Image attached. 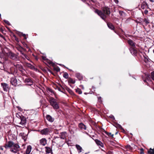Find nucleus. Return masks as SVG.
Here are the masks:
<instances>
[{
  "instance_id": "30",
  "label": "nucleus",
  "mask_w": 154,
  "mask_h": 154,
  "mask_svg": "<svg viewBox=\"0 0 154 154\" xmlns=\"http://www.w3.org/2000/svg\"><path fill=\"white\" fill-rule=\"evenodd\" d=\"M63 77L64 78L66 79L68 78L69 77V75L68 73L67 72L64 73L63 75Z\"/></svg>"
},
{
  "instance_id": "18",
  "label": "nucleus",
  "mask_w": 154,
  "mask_h": 154,
  "mask_svg": "<svg viewBox=\"0 0 154 154\" xmlns=\"http://www.w3.org/2000/svg\"><path fill=\"white\" fill-rule=\"evenodd\" d=\"M32 149V147L31 146H28L27 147L26 151V154H29L30 152Z\"/></svg>"
},
{
  "instance_id": "53",
  "label": "nucleus",
  "mask_w": 154,
  "mask_h": 154,
  "mask_svg": "<svg viewBox=\"0 0 154 154\" xmlns=\"http://www.w3.org/2000/svg\"><path fill=\"white\" fill-rule=\"evenodd\" d=\"M136 22H137V23H139V20H137L136 21Z\"/></svg>"
},
{
  "instance_id": "51",
  "label": "nucleus",
  "mask_w": 154,
  "mask_h": 154,
  "mask_svg": "<svg viewBox=\"0 0 154 154\" xmlns=\"http://www.w3.org/2000/svg\"><path fill=\"white\" fill-rule=\"evenodd\" d=\"M49 91L50 92H53L52 90L51 89H49Z\"/></svg>"
},
{
  "instance_id": "36",
  "label": "nucleus",
  "mask_w": 154,
  "mask_h": 154,
  "mask_svg": "<svg viewBox=\"0 0 154 154\" xmlns=\"http://www.w3.org/2000/svg\"><path fill=\"white\" fill-rule=\"evenodd\" d=\"M106 15H109L110 14V12L109 8L106 7Z\"/></svg>"
},
{
  "instance_id": "20",
  "label": "nucleus",
  "mask_w": 154,
  "mask_h": 154,
  "mask_svg": "<svg viewBox=\"0 0 154 154\" xmlns=\"http://www.w3.org/2000/svg\"><path fill=\"white\" fill-rule=\"evenodd\" d=\"M42 59L44 60H45L49 64H52L53 62L51 60L47 59L45 56H42Z\"/></svg>"
},
{
  "instance_id": "5",
  "label": "nucleus",
  "mask_w": 154,
  "mask_h": 154,
  "mask_svg": "<svg viewBox=\"0 0 154 154\" xmlns=\"http://www.w3.org/2000/svg\"><path fill=\"white\" fill-rule=\"evenodd\" d=\"M8 55L9 57L12 60H17V55L11 52L8 53Z\"/></svg>"
},
{
  "instance_id": "21",
  "label": "nucleus",
  "mask_w": 154,
  "mask_h": 154,
  "mask_svg": "<svg viewBox=\"0 0 154 154\" xmlns=\"http://www.w3.org/2000/svg\"><path fill=\"white\" fill-rule=\"evenodd\" d=\"M66 132H62L60 133V138L61 139H64L66 138Z\"/></svg>"
},
{
  "instance_id": "31",
  "label": "nucleus",
  "mask_w": 154,
  "mask_h": 154,
  "mask_svg": "<svg viewBox=\"0 0 154 154\" xmlns=\"http://www.w3.org/2000/svg\"><path fill=\"white\" fill-rule=\"evenodd\" d=\"M21 54H22V55H23L25 57L26 59L27 60H29V57L25 54H24V53L22 52V51H21Z\"/></svg>"
},
{
  "instance_id": "35",
  "label": "nucleus",
  "mask_w": 154,
  "mask_h": 154,
  "mask_svg": "<svg viewBox=\"0 0 154 154\" xmlns=\"http://www.w3.org/2000/svg\"><path fill=\"white\" fill-rule=\"evenodd\" d=\"M116 127H117L119 128L121 130H123V128L122 127V126L119 124H117L116 125Z\"/></svg>"
},
{
  "instance_id": "28",
  "label": "nucleus",
  "mask_w": 154,
  "mask_h": 154,
  "mask_svg": "<svg viewBox=\"0 0 154 154\" xmlns=\"http://www.w3.org/2000/svg\"><path fill=\"white\" fill-rule=\"evenodd\" d=\"M75 91L77 93L79 94H82V93L81 89L79 88H77V89H75Z\"/></svg>"
},
{
  "instance_id": "26",
  "label": "nucleus",
  "mask_w": 154,
  "mask_h": 154,
  "mask_svg": "<svg viewBox=\"0 0 154 154\" xmlns=\"http://www.w3.org/2000/svg\"><path fill=\"white\" fill-rule=\"evenodd\" d=\"M143 23L146 25H147L149 23V22L148 19L145 18L143 19Z\"/></svg>"
},
{
  "instance_id": "38",
  "label": "nucleus",
  "mask_w": 154,
  "mask_h": 154,
  "mask_svg": "<svg viewBox=\"0 0 154 154\" xmlns=\"http://www.w3.org/2000/svg\"><path fill=\"white\" fill-rule=\"evenodd\" d=\"M4 21L6 24H8V25H10V24L9 23V22L8 21L6 20H4Z\"/></svg>"
},
{
  "instance_id": "15",
  "label": "nucleus",
  "mask_w": 154,
  "mask_h": 154,
  "mask_svg": "<svg viewBox=\"0 0 154 154\" xmlns=\"http://www.w3.org/2000/svg\"><path fill=\"white\" fill-rule=\"evenodd\" d=\"M128 43L132 47L135 48V47L136 43L131 40H128Z\"/></svg>"
},
{
  "instance_id": "8",
  "label": "nucleus",
  "mask_w": 154,
  "mask_h": 154,
  "mask_svg": "<svg viewBox=\"0 0 154 154\" xmlns=\"http://www.w3.org/2000/svg\"><path fill=\"white\" fill-rule=\"evenodd\" d=\"M21 121L19 124L22 126H24L26 123V118L23 116L20 117Z\"/></svg>"
},
{
  "instance_id": "27",
  "label": "nucleus",
  "mask_w": 154,
  "mask_h": 154,
  "mask_svg": "<svg viewBox=\"0 0 154 154\" xmlns=\"http://www.w3.org/2000/svg\"><path fill=\"white\" fill-rule=\"evenodd\" d=\"M68 82L69 83H72L73 84H74L75 83V81L73 80L71 78H69L68 81Z\"/></svg>"
},
{
  "instance_id": "41",
  "label": "nucleus",
  "mask_w": 154,
  "mask_h": 154,
  "mask_svg": "<svg viewBox=\"0 0 154 154\" xmlns=\"http://www.w3.org/2000/svg\"><path fill=\"white\" fill-rule=\"evenodd\" d=\"M126 148L127 149H131V146L129 145H127L126 146Z\"/></svg>"
},
{
  "instance_id": "7",
  "label": "nucleus",
  "mask_w": 154,
  "mask_h": 154,
  "mask_svg": "<svg viewBox=\"0 0 154 154\" xmlns=\"http://www.w3.org/2000/svg\"><path fill=\"white\" fill-rule=\"evenodd\" d=\"M41 134L42 135H47L50 133V129L48 128H44L40 131Z\"/></svg>"
},
{
  "instance_id": "54",
  "label": "nucleus",
  "mask_w": 154,
  "mask_h": 154,
  "mask_svg": "<svg viewBox=\"0 0 154 154\" xmlns=\"http://www.w3.org/2000/svg\"><path fill=\"white\" fill-rule=\"evenodd\" d=\"M0 149H1L2 150H3V148H2V147H0Z\"/></svg>"
},
{
  "instance_id": "16",
  "label": "nucleus",
  "mask_w": 154,
  "mask_h": 154,
  "mask_svg": "<svg viewBox=\"0 0 154 154\" xmlns=\"http://www.w3.org/2000/svg\"><path fill=\"white\" fill-rule=\"evenodd\" d=\"M134 48L132 47H131L129 49L132 55H135L137 53V51Z\"/></svg>"
},
{
  "instance_id": "39",
  "label": "nucleus",
  "mask_w": 154,
  "mask_h": 154,
  "mask_svg": "<svg viewBox=\"0 0 154 154\" xmlns=\"http://www.w3.org/2000/svg\"><path fill=\"white\" fill-rule=\"evenodd\" d=\"M98 100L99 102L101 103L102 102V101L101 100V97H98Z\"/></svg>"
},
{
  "instance_id": "29",
  "label": "nucleus",
  "mask_w": 154,
  "mask_h": 154,
  "mask_svg": "<svg viewBox=\"0 0 154 154\" xmlns=\"http://www.w3.org/2000/svg\"><path fill=\"white\" fill-rule=\"evenodd\" d=\"M137 20H139V23H143V19L140 18H139L137 19Z\"/></svg>"
},
{
  "instance_id": "52",
  "label": "nucleus",
  "mask_w": 154,
  "mask_h": 154,
  "mask_svg": "<svg viewBox=\"0 0 154 154\" xmlns=\"http://www.w3.org/2000/svg\"><path fill=\"white\" fill-rule=\"evenodd\" d=\"M25 39H27V37H26V35H25V36L23 37Z\"/></svg>"
},
{
  "instance_id": "58",
  "label": "nucleus",
  "mask_w": 154,
  "mask_h": 154,
  "mask_svg": "<svg viewBox=\"0 0 154 154\" xmlns=\"http://www.w3.org/2000/svg\"><path fill=\"white\" fill-rule=\"evenodd\" d=\"M144 82H146V80H144Z\"/></svg>"
},
{
  "instance_id": "23",
  "label": "nucleus",
  "mask_w": 154,
  "mask_h": 154,
  "mask_svg": "<svg viewBox=\"0 0 154 154\" xmlns=\"http://www.w3.org/2000/svg\"><path fill=\"white\" fill-rule=\"evenodd\" d=\"M79 127L80 128L82 129L86 130V126L82 123H80L79 124Z\"/></svg>"
},
{
  "instance_id": "42",
  "label": "nucleus",
  "mask_w": 154,
  "mask_h": 154,
  "mask_svg": "<svg viewBox=\"0 0 154 154\" xmlns=\"http://www.w3.org/2000/svg\"><path fill=\"white\" fill-rule=\"evenodd\" d=\"M124 12L122 11H119V14L121 15H122L124 13Z\"/></svg>"
},
{
  "instance_id": "47",
  "label": "nucleus",
  "mask_w": 154,
  "mask_h": 154,
  "mask_svg": "<svg viewBox=\"0 0 154 154\" xmlns=\"http://www.w3.org/2000/svg\"><path fill=\"white\" fill-rule=\"evenodd\" d=\"M148 13V11L147 10H146L144 11V13H145V14H147Z\"/></svg>"
},
{
  "instance_id": "57",
  "label": "nucleus",
  "mask_w": 154,
  "mask_h": 154,
  "mask_svg": "<svg viewBox=\"0 0 154 154\" xmlns=\"http://www.w3.org/2000/svg\"><path fill=\"white\" fill-rule=\"evenodd\" d=\"M92 88H94V89L95 88L93 86H92Z\"/></svg>"
},
{
  "instance_id": "64",
  "label": "nucleus",
  "mask_w": 154,
  "mask_h": 154,
  "mask_svg": "<svg viewBox=\"0 0 154 154\" xmlns=\"http://www.w3.org/2000/svg\"><path fill=\"white\" fill-rule=\"evenodd\" d=\"M59 65H61V64H59Z\"/></svg>"
},
{
  "instance_id": "40",
  "label": "nucleus",
  "mask_w": 154,
  "mask_h": 154,
  "mask_svg": "<svg viewBox=\"0 0 154 154\" xmlns=\"http://www.w3.org/2000/svg\"><path fill=\"white\" fill-rule=\"evenodd\" d=\"M109 117L112 119L113 120H114L115 119V118L114 116L112 115H111L110 116H109Z\"/></svg>"
},
{
  "instance_id": "63",
  "label": "nucleus",
  "mask_w": 154,
  "mask_h": 154,
  "mask_svg": "<svg viewBox=\"0 0 154 154\" xmlns=\"http://www.w3.org/2000/svg\"><path fill=\"white\" fill-rule=\"evenodd\" d=\"M117 132L116 133V134H117Z\"/></svg>"
},
{
  "instance_id": "12",
  "label": "nucleus",
  "mask_w": 154,
  "mask_h": 154,
  "mask_svg": "<svg viewBox=\"0 0 154 154\" xmlns=\"http://www.w3.org/2000/svg\"><path fill=\"white\" fill-rule=\"evenodd\" d=\"M1 85L3 87L4 90L5 91H7L8 89V85L7 84L4 83H2Z\"/></svg>"
},
{
  "instance_id": "9",
  "label": "nucleus",
  "mask_w": 154,
  "mask_h": 154,
  "mask_svg": "<svg viewBox=\"0 0 154 154\" xmlns=\"http://www.w3.org/2000/svg\"><path fill=\"white\" fill-rule=\"evenodd\" d=\"M25 82L26 84L27 85L29 86L32 85L33 84V81L29 78L26 79H25Z\"/></svg>"
},
{
  "instance_id": "48",
  "label": "nucleus",
  "mask_w": 154,
  "mask_h": 154,
  "mask_svg": "<svg viewBox=\"0 0 154 154\" xmlns=\"http://www.w3.org/2000/svg\"><path fill=\"white\" fill-rule=\"evenodd\" d=\"M114 1L117 4L118 3V0H114Z\"/></svg>"
},
{
  "instance_id": "60",
  "label": "nucleus",
  "mask_w": 154,
  "mask_h": 154,
  "mask_svg": "<svg viewBox=\"0 0 154 154\" xmlns=\"http://www.w3.org/2000/svg\"><path fill=\"white\" fill-rule=\"evenodd\" d=\"M84 94H87V93H84Z\"/></svg>"
},
{
  "instance_id": "4",
  "label": "nucleus",
  "mask_w": 154,
  "mask_h": 154,
  "mask_svg": "<svg viewBox=\"0 0 154 154\" xmlns=\"http://www.w3.org/2000/svg\"><path fill=\"white\" fill-rule=\"evenodd\" d=\"M53 142L57 144L58 147H60L63 144L62 140L60 137H54L53 140Z\"/></svg>"
},
{
  "instance_id": "59",
  "label": "nucleus",
  "mask_w": 154,
  "mask_h": 154,
  "mask_svg": "<svg viewBox=\"0 0 154 154\" xmlns=\"http://www.w3.org/2000/svg\"><path fill=\"white\" fill-rule=\"evenodd\" d=\"M82 88L83 89H84V87H83V86H82Z\"/></svg>"
},
{
  "instance_id": "11",
  "label": "nucleus",
  "mask_w": 154,
  "mask_h": 154,
  "mask_svg": "<svg viewBox=\"0 0 154 154\" xmlns=\"http://www.w3.org/2000/svg\"><path fill=\"white\" fill-rule=\"evenodd\" d=\"M40 144L45 146L47 143V140L45 138H43L40 140Z\"/></svg>"
},
{
  "instance_id": "44",
  "label": "nucleus",
  "mask_w": 154,
  "mask_h": 154,
  "mask_svg": "<svg viewBox=\"0 0 154 154\" xmlns=\"http://www.w3.org/2000/svg\"><path fill=\"white\" fill-rule=\"evenodd\" d=\"M14 36L15 37V40L17 42H19V40H18V39L17 38L16 36H15V35H14Z\"/></svg>"
},
{
  "instance_id": "61",
  "label": "nucleus",
  "mask_w": 154,
  "mask_h": 154,
  "mask_svg": "<svg viewBox=\"0 0 154 154\" xmlns=\"http://www.w3.org/2000/svg\"><path fill=\"white\" fill-rule=\"evenodd\" d=\"M23 139L24 140V141H25V139L24 138H23Z\"/></svg>"
},
{
  "instance_id": "34",
  "label": "nucleus",
  "mask_w": 154,
  "mask_h": 154,
  "mask_svg": "<svg viewBox=\"0 0 154 154\" xmlns=\"http://www.w3.org/2000/svg\"><path fill=\"white\" fill-rule=\"evenodd\" d=\"M54 69L57 72H59L60 70V68L58 67H55L54 68Z\"/></svg>"
},
{
  "instance_id": "19",
  "label": "nucleus",
  "mask_w": 154,
  "mask_h": 154,
  "mask_svg": "<svg viewBox=\"0 0 154 154\" xmlns=\"http://www.w3.org/2000/svg\"><path fill=\"white\" fill-rule=\"evenodd\" d=\"M95 142L96 143L98 146H100L101 147H103V143L101 142L99 140L97 139H96L95 140Z\"/></svg>"
},
{
  "instance_id": "10",
  "label": "nucleus",
  "mask_w": 154,
  "mask_h": 154,
  "mask_svg": "<svg viewBox=\"0 0 154 154\" xmlns=\"http://www.w3.org/2000/svg\"><path fill=\"white\" fill-rule=\"evenodd\" d=\"M14 65L17 69H18L20 71L22 72H23V69L22 66L21 65L18 64H14Z\"/></svg>"
},
{
  "instance_id": "2",
  "label": "nucleus",
  "mask_w": 154,
  "mask_h": 154,
  "mask_svg": "<svg viewBox=\"0 0 154 154\" xmlns=\"http://www.w3.org/2000/svg\"><path fill=\"white\" fill-rule=\"evenodd\" d=\"M106 8H104L102 11L96 9L95 11V13H97L98 15L102 19L105 21L106 19Z\"/></svg>"
},
{
  "instance_id": "49",
  "label": "nucleus",
  "mask_w": 154,
  "mask_h": 154,
  "mask_svg": "<svg viewBox=\"0 0 154 154\" xmlns=\"http://www.w3.org/2000/svg\"><path fill=\"white\" fill-rule=\"evenodd\" d=\"M20 33H21V32H19L18 33V35H19L20 36H22V34H21Z\"/></svg>"
},
{
  "instance_id": "17",
  "label": "nucleus",
  "mask_w": 154,
  "mask_h": 154,
  "mask_svg": "<svg viewBox=\"0 0 154 154\" xmlns=\"http://www.w3.org/2000/svg\"><path fill=\"white\" fill-rule=\"evenodd\" d=\"M45 148L46 154H52V151L51 148L46 147Z\"/></svg>"
},
{
  "instance_id": "24",
  "label": "nucleus",
  "mask_w": 154,
  "mask_h": 154,
  "mask_svg": "<svg viewBox=\"0 0 154 154\" xmlns=\"http://www.w3.org/2000/svg\"><path fill=\"white\" fill-rule=\"evenodd\" d=\"M26 66L31 69H35V67L30 63H26Z\"/></svg>"
},
{
  "instance_id": "6",
  "label": "nucleus",
  "mask_w": 154,
  "mask_h": 154,
  "mask_svg": "<svg viewBox=\"0 0 154 154\" xmlns=\"http://www.w3.org/2000/svg\"><path fill=\"white\" fill-rule=\"evenodd\" d=\"M10 82L13 85L16 86L18 85V81L15 77H12L11 78Z\"/></svg>"
},
{
  "instance_id": "56",
  "label": "nucleus",
  "mask_w": 154,
  "mask_h": 154,
  "mask_svg": "<svg viewBox=\"0 0 154 154\" xmlns=\"http://www.w3.org/2000/svg\"><path fill=\"white\" fill-rule=\"evenodd\" d=\"M82 2H85V0H81Z\"/></svg>"
},
{
  "instance_id": "55",
  "label": "nucleus",
  "mask_w": 154,
  "mask_h": 154,
  "mask_svg": "<svg viewBox=\"0 0 154 154\" xmlns=\"http://www.w3.org/2000/svg\"><path fill=\"white\" fill-rule=\"evenodd\" d=\"M58 90L59 91H61L60 89V88H58Z\"/></svg>"
},
{
  "instance_id": "50",
  "label": "nucleus",
  "mask_w": 154,
  "mask_h": 154,
  "mask_svg": "<svg viewBox=\"0 0 154 154\" xmlns=\"http://www.w3.org/2000/svg\"><path fill=\"white\" fill-rule=\"evenodd\" d=\"M21 34H22V36H23V37H24L26 35L25 34H24L22 33H20Z\"/></svg>"
},
{
  "instance_id": "3",
  "label": "nucleus",
  "mask_w": 154,
  "mask_h": 154,
  "mask_svg": "<svg viewBox=\"0 0 154 154\" xmlns=\"http://www.w3.org/2000/svg\"><path fill=\"white\" fill-rule=\"evenodd\" d=\"M49 101L51 105L54 109H57L59 108V105L55 99L53 97L50 98Z\"/></svg>"
},
{
  "instance_id": "1",
  "label": "nucleus",
  "mask_w": 154,
  "mask_h": 154,
  "mask_svg": "<svg viewBox=\"0 0 154 154\" xmlns=\"http://www.w3.org/2000/svg\"><path fill=\"white\" fill-rule=\"evenodd\" d=\"M6 149L11 148L10 151L13 153H16L19 151L20 146L17 143H15L12 141H9L5 146Z\"/></svg>"
},
{
  "instance_id": "22",
  "label": "nucleus",
  "mask_w": 154,
  "mask_h": 154,
  "mask_svg": "<svg viewBox=\"0 0 154 154\" xmlns=\"http://www.w3.org/2000/svg\"><path fill=\"white\" fill-rule=\"evenodd\" d=\"M75 146L77 149L78 152L79 153L81 152H82V147L79 145L78 144H76L75 145Z\"/></svg>"
},
{
  "instance_id": "62",
  "label": "nucleus",
  "mask_w": 154,
  "mask_h": 154,
  "mask_svg": "<svg viewBox=\"0 0 154 154\" xmlns=\"http://www.w3.org/2000/svg\"><path fill=\"white\" fill-rule=\"evenodd\" d=\"M153 53H154V49L153 50Z\"/></svg>"
},
{
  "instance_id": "13",
  "label": "nucleus",
  "mask_w": 154,
  "mask_h": 154,
  "mask_svg": "<svg viewBox=\"0 0 154 154\" xmlns=\"http://www.w3.org/2000/svg\"><path fill=\"white\" fill-rule=\"evenodd\" d=\"M107 25L110 29L113 30L115 33L116 32L115 30V27L112 23H108Z\"/></svg>"
},
{
  "instance_id": "32",
  "label": "nucleus",
  "mask_w": 154,
  "mask_h": 154,
  "mask_svg": "<svg viewBox=\"0 0 154 154\" xmlns=\"http://www.w3.org/2000/svg\"><path fill=\"white\" fill-rule=\"evenodd\" d=\"M66 90L71 94H72L73 92L69 88H66Z\"/></svg>"
},
{
  "instance_id": "45",
  "label": "nucleus",
  "mask_w": 154,
  "mask_h": 154,
  "mask_svg": "<svg viewBox=\"0 0 154 154\" xmlns=\"http://www.w3.org/2000/svg\"><path fill=\"white\" fill-rule=\"evenodd\" d=\"M107 154H113V152L112 151H109L108 152Z\"/></svg>"
},
{
  "instance_id": "14",
  "label": "nucleus",
  "mask_w": 154,
  "mask_h": 154,
  "mask_svg": "<svg viewBox=\"0 0 154 154\" xmlns=\"http://www.w3.org/2000/svg\"><path fill=\"white\" fill-rule=\"evenodd\" d=\"M47 119L50 122H53L54 120V118H53L50 115H48L46 116Z\"/></svg>"
},
{
  "instance_id": "37",
  "label": "nucleus",
  "mask_w": 154,
  "mask_h": 154,
  "mask_svg": "<svg viewBox=\"0 0 154 154\" xmlns=\"http://www.w3.org/2000/svg\"><path fill=\"white\" fill-rule=\"evenodd\" d=\"M146 7V5L144 4H142L141 5V7L142 9H144Z\"/></svg>"
},
{
  "instance_id": "33",
  "label": "nucleus",
  "mask_w": 154,
  "mask_h": 154,
  "mask_svg": "<svg viewBox=\"0 0 154 154\" xmlns=\"http://www.w3.org/2000/svg\"><path fill=\"white\" fill-rule=\"evenodd\" d=\"M76 76L79 79H80L82 78V76L80 74L77 73L76 74Z\"/></svg>"
},
{
  "instance_id": "46",
  "label": "nucleus",
  "mask_w": 154,
  "mask_h": 154,
  "mask_svg": "<svg viewBox=\"0 0 154 154\" xmlns=\"http://www.w3.org/2000/svg\"><path fill=\"white\" fill-rule=\"evenodd\" d=\"M4 29H3L2 28H0V31L1 32H4Z\"/></svg>"
},
{
  "instance_id": "25",
  "label": "nucleus",
  "mask_w": 154,
  "mask_h": 154,
  "mask_svg": "<svg viewBox=\"0 0 154 154\" xmlns=\"http://www.w3.org/2000/svg\"><path fill=\"white\" fill-rule=\"evenodd\" d=\"M106 135H107L111 139L113 138L114 134H112L111 133H108L106 132Z\"/></svg>"
},
{
  "instance_id": "43",
  "label": "nucleus",
  "mask_w": 154,
  "mask_h": 154,
  "mask_svg": "<svg viewBox=\"0 0 154 154\" xmlns=\"http://www.w3.org/2000/svg\"><path fill=\"white\" fill-rule=\"evenodd\" d=\"M0 36L3 39L5 40V38L4 36L1 34H0Z\"/></svg>"
}]
</instances>
